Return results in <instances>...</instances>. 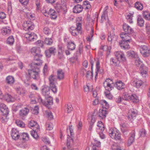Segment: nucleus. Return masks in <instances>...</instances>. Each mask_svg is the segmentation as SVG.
I'll use <instances>...</instances> for the list:
<instances>
[{
  "label": "nucleus",
  "instance_id": "nucleus-1",
  "mask_svg": "<svg viewBox=\"0 0 150 150\" xmlns=\"http://www.w3.org/2000/svg\"><path fill=\"white\" fill-rule=\"evenodd\" d=\"M108 133L109 136L112 139L116 141H122L120 132L117 129H110L109 130Z\"/></svg>",
  "mask_w": 150,
  "mask_h": 150
},
{
  "label": "nucleus",
  "instance_id": "nucleus-2",
  "mask_svg": "<svg viewBox=\"0 0 150 150\" xmlns=\"http://www.w3.org/2000/svg\"><path fill=\"white\" fill-rule=\"evenodd\" d=\"M135 60V65L138 67L140 66L141 74L143 77H146L147 76V68L143 64L139 57L136 58Z\"/></svg>",
  "mask_w": 150,
  "mask_h": 150
},
{
  "label": "nucleus",
  "instance_id": "nucleus-3",
  "mask_svg": "<svg viewBox=\"0 0 150 150\" xmlns=\"http://www.w3.org/2000/svg\"><path fill=\"white\" fill-rule=\"evenodd\" d=\"M82 25L81 23H76V27H71L69 30L70 32L74 36H77L79 34H81L82 33Z\"/></svg>",
  "mask_w": 150,
  "mask_h": 150
},
{
  "label": "nucleus",
  "instance_id": "nucleus-4",
  "mask_svg": "<svg viewBox=\"0 0 150 150\" xmlns=\"http://www.w3.org/2000/svg\"><path fill=\"white\" fill-rule=\"evenodd\" d=\"M47 101H43L41 97L38 96L37 99L38 102L40 104H42L44 105L49 108L50 105L53 104V98L50 96L45 97Z\"/></svg>",
  "mask_w": 150,
  "mask_h": 150
},
{
  "label": "nucleus",
  "instance_id": "nucleus-5",
  "mask_svg": "<svg viewBox=\"0 0 150 150\" xmlns=\"http://www.w3.org/2000/svg\"><path fill=\"white\" fill-rule=\"evenodd\" d=\"M31 68L32 69L28 70V76L29 79H33L34 80H37L39 78L38 70L32 67Z\"/></svg>",
  "mask_w": 150,
  "mask_h": 150
},
{
  "label": "nucleus",
  "instance_id": "nucleus-6",
  "mask_svg": "<svg viewBox=\"0 0 150 150\" xmlns=\"http://www.w3.org/2000/svg\"><path fill=\"white\" fill-rule=\"evenodd\" d=\"M104 86L107 91L110 92L114 88V84L113 81L110 79H107L103 83Z\"/></svg>",
  "mask_w": 150,
  "mask_h": 150
},
{
  "label": "nucleus",
  "instance_id": "nucleus-7",
  "mask_svg": "<svg viewBox=\"0 0 150 150\" xmlns=\"http://www.w3.org/2000/svg\"><path fill=\"white\" fill-rule=\"evenodd\" d=\"M50 82V87L52 91L55 93L57 92V89L55 85V79L53 75H51L49 77Z\"/></svg>",
  "mask_w": 150,
  "mask_h": 150
},
{
  "label": "nucleus",
  "instance_id": "nucleus-8",
  "mask_svg": "<svg viewBox=\"0 0 150 150\" xmlns=\"http://www.w3.org/2000/svg\"><path fill=\"white\" fill-rule=\"evenodd\" d=\"M140 53L144 57H147L150 54V50L147 46L145 45H139Z\"/></svg>",
  "mask_w": 150,
  "mask_h": 150
},
{
  "label": "nucleus",
  "instance_id": "nucleus-9",
  "mask_svg": "<svg viewBox=\"0 0 150 150\" xmlns=\"http://www.w3.org/2000/svg\"><path fill=\"white\" fill-rule=\"evenodd\" d=\"M34 27L33 23L30 21H25L23 24V28L25 30L30 31L34 29Z\"/></svg>",
  "mask_w": 150,
  "mask_h": 150
},
{
  "label": "nucleus",
  "instance_id": "nucleus-10",
  "mask_svg": "<svg viewBox=\"0 0 150 150\" xmlns=\"http://www.w3.org/2000/svg\"><path fill=\"white\" fill-rule=\"evenodd\" d=\"M40 58L36 57H34L35 62L32 63L31 64V67L34 68L35 69H37L39 70V66H41L42 63V61L40 59Z\"/></svg>",
  "mask_w": 150,
  "mask_h": 150
},
{
  "label": "nucleus",
  "instance_id": "nucleus-11",
  "mask_svg": "<svg viewBox=\"0 0 150 150\" xmlns=\"http://www.w3.org/2000/svg\"><path fill=\"white\" fill-rule=\"evenodd\" d=\"M31 52L35 56L34 57H38L40 58L42 56L40 50L38 47H33L31 50Z\"/></svg>",
  "mask_w": 150,
  "mask_h": 150
},
{
  "label": "nucleus",
  "instance_id": "nucleus-12",
  "mask_svg": "<svg viewBox=\"0 0 150 150\" xmlns=\"http://www.w3.org/2000/svg\"><path fill=\"white\" fill-rule=\"evenodd\" d=\"M115 54L117 59L118 60L120 59L123 62H125L126 61V59L123 52L117 51L115 53Z\"/></svg>",
  "mask_w": 150,
  "mask_h": 150
},
{
  "label": "nucleus",
  "instance_id": "nucleus-13",
  "mask_svg": "<svg viewBox=\"0 0 150 150\" xmlns=\"http://www.w3.org/2000/svg\"><path fill=\"white\" fill-rule=\"evenodd\" d=\"M24 37L28 40L31 41H34L37 38V35L33 33H26L25 34Z\"/></svg>",
  "mask_w": 150,
  "mask_h": 150
},
{
  "label": "nucleus",
  "instance_id": "nucleus-14",
  "mask_svg": "<svg viewBox=\"0 0 150 150\" xmlns=\"http://www.w3.org/2000/svg\"><path fill=\"white\" fill-rule=\"evenodd\" d=\"M56 52V48L52 47H50L48 50L45 51V53L47 57H51V54L54 55Z\"/></svg>",
  "mask_w": 150,
  "mask_h": 150
},
{
  "label": "nucleus",
  "instance_id": "nucleus-15",
  "mask_svg": "<svg viewBox=\"0 0 150 150\" xmlns=\"http://www.w3.org/2000/svg\"><path fill=\"white\" fill-rule=\"evenodd\" d=\"M11 134L12 138L15 140L18 139L20 137V134L18 131L14 128L12 129Z\"/></svg>",
  "mask_w": 150,
  "mask_h": 150
},
{
  "label": "nucleus",
  "instance_id": "nucleus-16",
  "mask_svg": "<svg viewBox=\"0 0 150 150\" xmlns=\"http://www.w3.org/2000/svg\"><path fill=\"white\" fill-rule=\"evenodd\" d=\"M137 115V112L136 110L133 109L129 110V115L128 116V119L131 120L132 119V120L134 119Z\"/></svg>",
  "mask_w": 150,
  "mask_h": 150
},
{
  "label": "nucleus",
  "instance_id": "nucleus-17",
  "mask_svg": "<svg viewBox=\"0 0 150 150\" xmlns=\"http://www.w3.org/2000/svg\"><path fill=\"white\" fill-rule=\"evenodd\" d=\"M130 35L129 34L122 32L120 34V37L122 39V41H130L131 40V38Z\"/></svg>",
  "mask_w": 150,
  "mask_h": 150
},
{
  "label": "nucleus",
  "instance_id": "nucleus-18",
  "mask_svg": "<svg viewBox=\"0 0 150 150\" xmlns=\"http://www.w3.org/2000/svg\"><path fill=\"white\" fill-rule=\"evenodd\" d=\"M107 114L106 109H100L98 113V117L100 119H105Z\"/></svg>",
  "mask_w": 150,
  "mask_h": 150
},
{
  "label": "nucleus",
  "instance_id": "nucleus-19",
  "mask_svg": "<svg viewBox=\"0 0 150 150\" xmlns=\"http://www.w3.org/2000/svg\"><path fill=\"white\" fill-rule=\"evenodd\" d=\"M130 41L121 40L119 42V45L122 49H129L130 47L129 44Z\"/></svg>",
  "mask_w": 150,
  "mask_h": 150
},
{
  "label": "nucleus",
  "instance_id": "nucleus-20",
  "mask_svg": "<svg viewBox=\"0 0 150 150\" xmlns=\"http://www.w3.org/2000/svg\"><path fill=\"white\" fill-rule=\"evenodd\" d=\"M123 28L125 33L131 34L133 33L134 31L133 29L126 23L123 24Z\"/></svg>",
  "mask_w": 150,
  "mask_h": 150
},
{
  "label": "nucleus",
  "instance_id": "nucleus-21",
  "mask_svg": "<svg viewBox=\"0 0 150 150\" xmlns=\"http://www.w3.org/2000/svg\"><path fill=\"white\" fill-rule=\"evenodd\" d=\"M47 12L46 11V14L44 15L45 16H47ZM48 15H50L51 18L52 19H55L57 18V13L52 8H50L47 13Z\"/></svg>",
  "mask_w": 150,
  "mask_h": 150
},
{
  "label": "nucleus",
  "instance_id": "nucleus-22",
  "mask_svg": "<svg viewBox=\"0 0 150 150\" xmlns=\"http://www.w3.org/2000/svg\"><path fill=\"white\" fill-rule=\"evenodd\" d=\"M0 110L3 114L7 115L8 114L9 110L6 105L3 103L0 104Z\"/></svg>",
  "mask_w": 150,
  "mask_h": 150
},
{
  "label": "nucleus",
  "instance_id": "nucleus-23",
  "mask_svg": "<svg viewBox=\"0 0 150 150\" xmlns=\"http://www.w3.org/2000/svg\"><path fill=\"white\" fill-rule=\"evenodd\" d=\"M11 29L9 27L3 28L1 30V32L4 35L8 36L11 33Z\"/></svg>",
  "mask_w": 150,
  "mask_h": 150
},
{
  "label": "nucleus",
  "instance_id": "nucleus-24",
  "mask_svg": "<svg viewBox=\"0 0 150 150\" xmlns=\"http://www.w3.org/2000/svg\"><path fill=\"white\" fill-rule=\"evenodd\" d=\"M29 109L26 108L22 109L19 112V115L21 117H24L26 116L29 112Z\"/></svg>",
  "mask_w": 150,
  "mask_h": 150
},
{
  "label": "nucleus",
  "instance_id": "nucleus-25",
  "mask_svg": "<svg viewBox=\"0 0 150 150\" xmlns=\"http://www.w3.org/2000/svg\"><path fill=\"white\" fill-rule=\"evenodd\" d=\"M114 85L119 90H121L124 88L125 87V84L122 81H119L115 83Z\"/></svg>",
  "mask_w": 150,
  "mask_h": 150
},
{
  "label": "nucleus",
  "instance_id": "nucleus-26",
  "mask_svg": "<svg viewBox=\"0 0 150 150\" xmlns=\"http://www.w3.org/2000/svg\"><path fill=\"white\" fill-rule=\"evenodd\" d=\"M83 9V7L80 4H77L74 6L73 8V12L76 13H79L81 12Z\"/></svg>",
  "mask_w": 150,
  "mask_h": 150
},
{
  "label": "nucleus",
  "instance_id": "nucleus-27",
  "mask_svg": "<svg viewBox=\"0 0 150 150\" xmlns=\"http://www.w3.org/2000/svg\"><path fill=\"white\" fill-rule=\"evenodd\" d=\"M64 73L61 69H59L57 71V76L59 80H62L64 79Z\"/></svg>",
  "mask_w": 150,
  "mask_h": 150
},
{
  "label": "nucleus",
  "instance_id": "nucleus-28",
  "mask_svg": "<svg viewBox=\"0 0 150 150\" xmlns=\"http://www.w3.org/2000/svg\"><path fill=\"white\" fill-rule=\"evenodd\" d=\"M135 136V132L133 131L131 133V136L129 137L127 142L128 146H130L134 142Z\"/></svg>",
  "mask_w": 150,
  "mask_h": 150
},
{
  "label": "nucleus",
  "instance_id": "nucleus-29",
  "mask_svg": "<svg viewBox=\"0 0 150 150\" xmlns=\"http://www.w3.org/2000/svg\"><path fill=\"white\" fill-rule=\"evenodd\" d=\"M42 93L43 96H45V97H47L49 96L50 94V89L49 87L47 86L44 87L42 88Z\"/></svg>",
  "mask_w": 150,
  "mask_h": 150
},
{
  "label": "nucleus",
  "instance_id": "nucleus-30",
  "mask_svg": "<svg viewBox=\"0 0 150 150\" xmlns=\"http://www.w3.org/2000/svg\"><path fill=\"white\" fill-rule=\"evenodd\" d=\"M28 125L30 128L34 127L37 129H38L39 128V126L36 122L33 120H31L28 123Z\"/></svg>",
  "mask_w": 150,
  "mask_h": 150
},
{
  "label": "nucleus",
  "instance_id": "nucleus-31",
  "mask_svg": "<svg viewBox=\"0 0 150 150\" xmlns=\"http://www.w3.org/2000/svg\"><path fill=\"white\" fill-rule=\"evenodd\" d=\"M120 63V61L117 59L111 58L110 59V64L114 66H118Z\"/></svg>",
  "mask_w": 150,
  "mask_h": 150
},
{
  "label": "nucleus",
  "instance_id": "nucleus-32",
  "mask_svg": "<svg viewBox=\"0 0 150 150\" xmlns=\"http://www.w3.org/2000/svg\"><path fill=\"white\" fill-rule=\"evenodd\" d=\"M134 7L139 11H142L143 8V4L139 1H137L134 5Z\"/></svg>",
  "mask_w": 150,
  "mask_h": 150
},
{
  "label": "nucleus",
  "instance_id": "nucleus-33",
  "mask_svg": "<svg viewBox=\"0 0 150 150\" xmlns=\"http://www.w3.org/2000/svg\"><path fill=\"white\" fill-rule=\"evenodd\" d=\"M131 98L130 100L134 103H137L139 101L138 97L135 94L131 95Z\"/></svg>",
  "mask_w": 150,
  "mask_h": 150
},
{
  "label": "nucleus",
  "instance_id": "nucleus-34",
  "mask_svg": "<svg viewBox=\"0 0 150 150\" xmlns=\"http://www.w3.org/2000/svg\"><path fill=\"white\" fill-rule=\"evenodd\" d=\"M14 78L11 76H7L6 79V82L8 84L12 85L14 82Z\"/></svg>",
  "mask_w": 150,
  "mask_h": 150
},
{
  "label": "nucleus",
  "instance_id": "nucleus-35",
  "mask_svg": "<svg viewBox=\"0 0 150 150\" xmlns=\"http://www.w3.org/2000/svg\"><path fill=\"white\" fill-rule=\"evenodd\" d=\"M144 21L143 18L140 16H138L137 18V24L140 27L144 26Z\"/></svg>",
  "mask_w": 150,
  "mask_h": 150
},
{
  "label": "nucleus",
  "instance_id": "nucleus-36",
  "mask_svg": "<svg viewBox=\"0 0 150 150\" xmlns=\"http://www.w3.org/2000/svg\"><path fill=\"white\" fill-rule=\"evenodd\" d=\"M133 84L134 86L138 88L142 85L143 82L141 80H137L136 81H134L133 83Z\"/></svg>",
  "mask_w": 150,
  "mask_h": 150
},
{
  "label": "nucleus",
  "instance_id": "nucleus-37",
  "mask_svg": "<svg viewBox=\"0 0 150 150\" xmlns=\"http://www.w3.org/2000/svg\"><path fill=\"white\" fill-rule=\"evenodd\" d=\"M4 98L2 100L5 99V100L8 102L13 101L14 100L13 98L9 94L5 95L4 97Z\"/></svg>",
  "mask_w": 150,
  "mask_h": 150
},
{
  "label": "nucleus",
  "instance_id": "nucleus-38",
  "mask_svg": "<svg viewBox=\"0 0 150 150\" xmlns=\"http://www.w3.org/2000/svg\"><path fill=\"white\" fill-rule=\"evenodd\" d=\"M67 47L69 50H73L76 47V45L73 42H68Z\"/></svg>",
  "mask_w": 150,
  "mask_h": 150
},
{
  "label": "nucleus",
  "instance_id": "nucleus-39",
  "mask_svg": "<svg viewBox=\"0 0 150 150\" xmlns=\"http://www.w3.org/2000/svg\"><path fill=\"white\" fill-rule=\"evenodd\" d=\"M100 103L103 108V109H106H106L108 108L109 105L105 100H100Z\"/></svg>",
  "mask_w": 150,
  "mask_h": 150
},
{
  "label": "nucleus",
  "instance_id": "nucleus-40",
  "mask_svg": "<svg viewBox=\"0 0 150 150\" xmlns=\"http://www.w3.org/2000/svg\"><path fill=\"white\" fill-rule=\"evenodd\" d=\"M143 16L146 20H150V13L149 11H143Z\"/></svg>",
  "mask_w": 150,
  "mask_h": 150
},
{
  "label": "nucleus",
  "instance_id": "nucleus-41",
  "mask_svg": "<svg viewBox=\"0 0 150 150\" xmlns=\"http://www.w3.org/2000/svg\"><path fill=\"white\" fill-rule=\"evenodd\" d=\"M97 126L98 127V129L100 130L103 132L105 129L103 123L101 121H99L97 123Z\"/></svg>",
  "mask_w": 150,
  "mask_h": 150
},
{
  "label": "nucleus",
  "instance_id": "nucleus-42",
  "mask_svg": "<svg viewBox=\"0 0 150 150\" xmlns=\"http://www.w3.org/2000/svg\"><path fill=\"white\" fill-rule=\"evenodd\" d=\"M14 39L12 36H11L8 37L7 40V43L8 44L12 45L14 43Z\"/></svg>",
  "mask_w": 150,
  "mask_h": 150
},
{
  "label": "nucleus",
  "instance_id": "nucleus-43",
  "mask_svg": "<svg viewBox=\"0 0 150 150\" xmlns=\"http://www.w3.org/2000/svg\"><path fill=\"white\" fill-rule=\"evenodd\" d=\"M21 139L23 140H28L29 139V136L28 134L27 133H23L20 134Z\"/></svg>",
  "mask_w": 150,
  "mask_h": 150
},
{
  "label": "nucleus",
  "instance_id": "nucleus-44",
  "mask_svg": "<svg viewBox=\"0 0 150 150\" xmlns=\"http://www.w3.org/2000/svg\"><path fill=\"white\" fill-rule=\"evenodd\" d=\"M16 90L17 93L20 95H23L25 93V89L20 87H17L16 88Z\"/></svg>",
  "mask_w": 150,
  "mask_h": 150
},
{
  "label": "nucleus",
  "instance_id": "nucleus-45",
  "mask_svg": "<svg viewBox=\"0 0 150 150\" xmlns=\"http://www.w3.org/2000/svg\"><path fill=\"white\" fill-rule=\"evenodd\" d=\"M35 130H33L30 131V134L35 139L37 140L39 138V137L38 134L37 132Z\"/></svg>",
  "mask_w": 150,
  "mask_h": 150
},
{
  "label": "nucleus",
  "instance_id": "nucleus-46",
  "mask_svg": "<svg viewBox=\"0 0 150 150\" xmlns=\"http://www.w3.org/2000/svg\"><path fill=\"white\" fill-rule=\"evenodd\" d=\"M120 125L121 126V131L123 133H124L129 130V129L127 127L126 124H120Z\"/></svg>",
  "mask_w": 150,
  "mask_h": 150
},
{
  "label": "nucleus",
  "instance_id": "nucleus-47",
  "mask_svg": "<svg viewBox=\"0 0 150 150\" xmlns=\"http://www.w3.org/2000/svg\"><path fill=\"white\" fill-rule=\"evenodd\" d=\"M127 54L128 57H131L134 58H136L137 57V55L133 51L127 52Z\"/></svg>",
  "mask_w": 150,
  "mask_h": 150
},
{
  "label": "nucleus",
  "instance_id": "nucleus-48",
  "mask_svg": "<svg viewBox=\"0 0 150 150\" xmlns=\"http://www.w3.org/2000/svg\"><path fill=\"white\" fill-rule=\"evenodd\" d=\"M54 7L58 12H60L62 8L61 5L58 2H57L55 4Z\"/></svg>",
  "mask_w": 150,
  "mask_h": 150
},
{
  "label": "nucleus",
  "instance_id": "nucleus-49",
  "mask_svg": "<svg viewBox=\"0 0 150 150\" xmlns=\"http://www.w3.org/2000/svg\"><path fill=\"white\" fill-rule=\"evenodd\" d=\"M124 99L126 100H130L131 98V95H130L127 93H125L123 94Z\"/></svg>",
  "mask_w": 150,
  "mask_h": 150
},
{
  "label": "nucleus",
  "instance_id": "nucleus-50",
  "mask_svg": "<svg viewBox=\"0 0 150 150\" xmlns=\"http://www.w3.org/2000/svg\"><path fill=\"white\" fill-rule=\"evenodd\" d=\"M83 6L84 7L86 6V8L87 9L90 8L91 5L90 2L88 1H85L83 2Z\"/></svg>",
  "mask_w": 150,
  "mask_h": 150
},
{
  "label": "nucleus",
  "instance_id": "nucleus-51",
  "mask_svg": "<svg viewBox=\"0 0 150 150\" xmlns=\"http://www.w3.org/2000/svg\"><path fill=\"white\" fill-rule=\"evenodd\" d=\"M116 38L115 34H110V35L108 36V41L109 42H110V44H111L112 41L115 39Z\"/></svg>",
  "mask_w": 150,
  "mask_h": 150
},
{
  "label": "nucleus",
  "instance_id": "nucleus-52",
  "mask_svg": "<svg viewBox=\"0 0 150 150\" xmlns=\"http://www.w3.org/2000/svg\"><path fill=\"white\" fill-rule=\"evenodd\" d=\"M94 30L93 28H91V31L90 33L88 36L87 38L86 39L88 41H91L92 39V38L93 36Z\"/></svg>",
  "mask_w": 150,
  "mask_h": 150
},
{
  "label": "nucleus",
  "instance_id": "nucleus-53",
  "mask_svg": "<svg viewBox=\"0 0 150 150\" xmlns=\"http://www.w3.org/2000/svg\"><path fill=\"white\" fill-rule=\"evenodd\" d=\"M45 113L49 119L52 120L53 119L52 114L51 111H46Z\"/></svg>",
  "mask_w": 150,
  "mask_h": 150
},
{
  "label": "nucleus",
  "instance_id": "nucleus-54",
  "mask_svg": "<svg viewBox=\"0 0 150 150\" xmlns=\"http://www.w3.org/2000/svg\"><path fill=\"white\" fill-rule=\"evenodd\" d=\"M43 32L45 34L48 35L50 34L51 31L48 28L45 27L43 29Z\"/></svg>",
  "mask_w": 150,
  "mask_h": 150
},
{
  "label": "nucleus",
  "instance_id": "nucleus-55",
  "mask_svg": "<svg viewBox=\"0 0 150 150\" xmlns=\"http://www.w3.org/2000/svg\"><path fill=\"white\" fill-rule=\"evenodd\" d=\"M108 8V6H106L103 9V14L102 16V18L105 19L106 16H107V10Z\"/></svg>",
  "mask_w": 150,
  "mask_h": 150
},
{
  "label": "nucleus",
  "instance_id": "nucleus-56",
  "mask_svg": "<svg viewBox=\"0 0 150 150\" xmlns=\"http://www.w3.org/2000/svg\"><path fill=\"white\" fill-rule=\"evenodd\" d=\"M16 123L17 125L21 127H25V124L22 121L17 120L16 121Z\"/></svg>",
  "mask_w": 150,
  "mask_h": 150
},
{
  "label": "nucleus",
  "instance_id": "nucleus-57",
  "mask_svg": "<svg viewBox=\"0 0 150 150\" xmlns=\"http://www.w3.org/2000/svg\"><path fill=\"white\" fill-rule=\"evenodd\" d=\"M45 42L47 45H51L53 41L51 38H46L45 39Z\"/></svg>",
  "mask_w": 150,
  "mask_h": 150
},
{
  "label": "nucleus",
  "instance_id": "nucleus-58",
  "mask_svg": "<svg viewBox=\"0 0 150 150\" xmlns=\"http://www.w3.org/2000/svg\"><path fill=\"white\" fill-rule=\"evenodd\" d=\"M53 125L52 123L50 122H47L46 124V128L47 129L51 130L53 129Z\"/></svg>",
  "mask_w": 150,
  "mask_h": 150
},
{
  "label": "nucleus",
  "instance_id": "nucleus-59",
  "mask_svg": "<svg viewBox=\"0 0 150 150\" xmlns=\"http://www.w3.org/2000/svg\"><path fill=\"white\" fill-rule=\"evenodd\" d=\"M120 148V147L118 146L117 144L116 143L113 144L111 146V149L112 150H118Z\"/></svg>",
  "mask_w": 150,
  "mask_h": 150
},
{
  "label": "nucleus",
  "instance_id": "nucleus-60",
  "mask_svg": "<svg viewBox=\"0 0 150 150\" xmlns=\"http://www.w3.org/2000/svg\"><path fill=\"white\" fill-rule=\"evenodd\" d=\"M104 93L106 97L109 99H111L112 98V96L110 92L107 91H105Z\"/></svg>",
  "mask_w": 150,
  "mask_h": 150
},
{
  "label": "nucleus",
  "instance_id": "nucleus-61",
  "mask_svg": "<svg viewBox=\"0 0 150 150\" xmlns=\"http://www.w3.org/2000/svg\"><path fill=\"white\" fill-rule=\"evenodd\" d=\"M87 78L88 79H92L93 77L92 73L90 71H88L87 72L86 76Z\"/></svg>",
  "mask_w": 150,
  "mask_h": 150
},
{
  "label": "nucleus",
  "instance_id": "nucleus-62",
  "mask_svg": "<svg viewBox=\"0 0 150 150\" xmlns=\"http://www.w3.org/2000/svg\"><path fill=\"white\" fill-rule=\"evenodd\" d=\"M39 109L38 106H35L34 109L32 111V113L35 115H37L39 113Z\"/></svg>",
  "mask_w": 150,
  "mask_h": 150
},
{
  "label": "nucleus",
  "instance_id": "nucleus-63",
  "mask_svg": "<svg viewBox=\"0 0 150 150\" xmlns=\"http://www.w3.org/2000/svg\"><path fill=\"white\" fill-rule=\"evenodd\" d=\"M84 89L85 91L87 92L88 91H92L93 90L92 86L89 87L88 85L84 86Z\"/></svg>",
  "mask_w": 150,
  "mask_h": 150
},
{
  "label": "nucleus",
  "instance_id": "nucleus-64",
  "mask_svg": "<svg viewBox=\"0 0 150 150\" xmlns=\"http://www.w3.org/2000/svg\"><path fill=\"white\" fill-rule=\"evenodd\" d=\"M6 115H7L3 114L0 117V120L2 122H4L7 121V119L6 117Z\"/></svg>",
  "mask_w": 150,
  "mask_h": 150
}]
</instances>
